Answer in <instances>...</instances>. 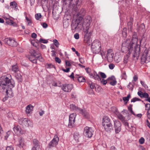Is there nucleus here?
Here are the masks:
<instances>
[{
	"instance_id": "obj_4",
	"label": "nucleus",
	"mask_w": 150,
	"mask_h": 150,
	"mask_svg": "<svg viewBox=\"0 0 150 150\" xmlns=\"http://www.w3.org/2000/svg\"><path fill=\"white\" fill-rule=\"evenodd\" d=\"M102 125L107 132H111L113 130V127L110 119L107 116H105L103 118Z\"/></svg>"
},
{
	"instance_id": "obj_34",
	"label": "nucleus",
	"mask_w": 150,
	"mask_h": 150,
	"mask_svg": "<svg viewBox=\"0 0 150 150\" xmlns=\"http://www.w3.org/2000/svg\"><path fill=\"white\" fill-rule=\"evenodd\" d=\"M52 85L55 86H61V83L60 81H58L57 82H54L52 83Z\"/></svg>"
},
{
	"instance_id": "obj_45",
	"label": "nucleus",
	"mask_w": 150,
	"mask_h": 150,
	"mask_svg": "<svg viewBox=\"0 0 150 150\" xmlns=\"http://www.w3.org/2000/svg\"><path fill=\"white\" fill-rule=\"evenodd\" d=\"M78 80L79 82H82L84 81L85 79L83 76H79L78 78Z\"/></svg>"
},
{
	"instance_id": "obj_14",
	"label": "nucleus",
	"mask_w": 150,
	"mask_h": 150,
	"mask_svg": "<svg viewBox=\"0 0 150 150\" xmlns=\"http://www.w3.org/2000/svg\"><path fill=\"white\" fill-rule=\"evenodd\" d=\"M114 128L116 133L118 134L121 131V124L120 122L117 120L114 121Z\"/></svg>"
},
{
	"instance_id": "obj_23",
	"label": "nucleus",
	"mask_w": 150,
	"mask_h": 150,
	"mask_svg": "<svg viewBox=\"0 0 150 150\" xmlns=\"http://www.w3.org/2000/svg\"><path fill=\"white\" fill-rule=\"evenodd\" d=\"M137 94L141 98H147L149 96V94L146 92L143 93L141 91H139L137 93Z\"/></svg>"
},
{
	"instance_id": "obj_48",
	"label": "nucleus",
	"mask_w": 150,
	"mask_h": 150,
	"mask_svg": "<svg viewBox=\"0 0 150 150\" xmlns=\"http://www.w3.org/2000/svg\"><path fill=\"white\" fill-rule=\"evenodd\" d=\"M145 140L143 137H142L139 140V142L140 144H143Z\"/></svg>"
},
{
	"instance_id": "obj_19",
	"label": "nucleus",
	"mask_w": 150,
	"mask_h": 150,
	"mask_svg": "<svg viewBox=\"0 0 150 150\" xmlns=\"http://www.w3.org/2000/svg\"><path fill=\"white\" fill-rule=\"evenodd\" d=\"M79 112L82 114L86 118L88 119L90 117V115L88 112L85 109L82 110L81 109Z\"/></svg>"
},
{
	"instance_id": "obj_9",
	"label": "nucleus",
	"mask_w": 150,
	"mask_h": 150,
	"mask_svg": "<svg viewBox=\"0 0 150 150\" xmlns=\"http://www.w3.org/2000/svg\"><path fill=\"white\" fill-rule=\"evenodd\" d=\"M76 113H73L71 114L69 118V123L68 126L69 128H71L74 126L75 122V119L76 116Z\"/></svg>"
},
{
	"instance_id": "obj_41",
	"label": "nucleus",
	"mask_w": 150,
	"mask_h": 150,
	"mask_svg": "<svg viewBox=\"0 0 150 150\" xmlns=\"http://www.w3.org/2000/svg\"><path fill=\"white\" fill-rule=\"evenodd\" d=\"M47 68H55V67L53 65L51 64H47L46 65Z\"/></svg>"
},
{
	"instance_id": "obj_61",
	"label": "nucleus",
	"mask_w": 150,
	"mask_h": 150,
	"mask_svg": "<svg viewBox=\"0 0 150 150\" xmlns=\"http://www.w3.org/2000/svg\"><path fill=\"white\" fill-rule=\"evenodd\" d=\"M51 52H52L51 54L52 56L53 57L56 56V52L55 51L52 50Z\"/></svg>"
},
{
	"instance_id": "obj_36",
	"label": "nucleus",
	"mask_w": 150,
	"mask_h": 150,
	"mask_svg": "<svg viewBox=\"0 0 150 150\" xmlns=\"http://www.w3.org/2000/svg\"><path fill=\"white\" fill-rule=\"evenodd\" d=\"M6 23L9 25H12L14 23L12 20L9 18L6 21Z\"/></svg>"
},
{
	"instance_id": "obj_58",
	"label": "nucleus",
	"mask_w": 150,
	"mask_h": 150,
	"mask_svg": "<svg viewBox=\"0 0 150 150\" xmlns=\"http://www.w3.org/2000/svg\"><path fill=\"white\" fill-rule=\"evenodd\" d=\"M6 150H13V147L10 146L7 147Z\"/></svg>"
},
{
	"instance_id": "obj_54",
	"label": "nucleus",
	"mask_w": 150,
	"mask_h": 150,
	"mask_svg": "<svg viewBox=\"0 0 150 150\" xmlns=\"http://www.w3.org/2000/svg\"><path fill=\"white\" fill-rule=\"evenodd\" d=\"M55 60L56 62L58 63H61V60L58 57H56L55 58Z\"/></svg>"
},
{
	"instance_id": "obj_33",
	"label": "nucleus",
	"mask_w": 150,
	"mask_h": 150,
	"mask_svg": "<svg viewBox=\"0 0 150 150\" xmlns=\"http://www.w3.org/2000/svg\"><path fill=\"white\" fill-rule=\"evenodd\" d=\"M12 70L15 72H16L19 71L17 65L12 66Z\"/></svg>"
},
{
	"instance_id": "obj_3",
	"label": "nucleus",
	"mask_w": 150,
	"mask_h": 150,
	"mask_svg": "<svg viewBox=\"0 0 150 150\" xmlns=\"http://www.w3.org/2000/svg\"><path fill=\"white\" fill-rule=\"evenodd\" d=\"M92 21L91 17L87 16L83 18L82 22V26L84 33V40L85 42L87 43L90 42V39L92 33L90 27Z\"/></svg>"
},
{
	"instance_id": "obj_38",
	"label": "nucleus",
	"mask_w": 150,
	"mask_h": 150,
	"mask_svg": "<svg viewBox=\"0 0 150 150\" xmlns=\"http://www.w3.org/2000/svg\"><path fill=\"white\" fill-rule=\"evenodd\" d=\"M118 118L122 121H125V117H124L121 114H119L118 115Z\"/></svg>"
},
{
	"instance_id": "obj_26",
	"label": "nucleus",
	"mask_w": 150,
	"mask_h": 150,
	"mask_svg": "<svg viewBox=\"0 0 150 150\" xmlns=\"http://www.w3.org/2000/svg\"><path fill=\"white\" fill-rule=\"evenodd\" d=\"M108 79L111 80H113L110 82V84L111 85L114 86L116 85L117 83V81L115 79V77L114 76H112L111 77H109L108 78Z\"/></svg>"
},
{
	"instance_id": "obj_40",
	"label": "nucleus",
	"mask_w": 150,
	"mask_h": 150,
	"mask_svg": "<svg viewBox=\"0 0 150 150\" xmlns=\"http://www.w3.org/2000/svg\"><path fill=\"white\" fill-rule=\"evenodd\" d=\"M141 101V99L135 97L134 98H133L131 100V102H135L136 101Z\"/></svg>"
},
{
	"instance_id": "obj_20",
	"label": "nucleus",
	"mask_w": 150,
	"mask_h": 150,
	"mask_svg": "<svg viewBox=\"0 0 150 150\" xmlns=\"http://www.w3.org/2000/svg\"><path fill=\"white\" fill-rule=\"evenodd\" d=\"M13 129L15 132L17 134H23V132L21 131V129L20 127L18 125L15 126L13 128Z\"/></svg>"
},
{
	"instance_id": "obj_52",
	"label": "nucleus",
	"mask_w": 150,
	"mask_h": 150,
	"mask_svg": "<svg viewBox=\"0 0 150 150\" xmlns=\"http://www.w3.org/2000/svg\"><path fill=\"white\" fill-rule=\"evenodd\" d=\"M115 67V65L112 63H110L109 65V67L110 69H113Z\"/></svg>"
},
{
	"instance_id": "obj_29",
	"label": "nucleus",
	"mask_w": 150,
	"mask_h": 150,
	"mask_svg": "<svg viewBox=\"0 0 150 150\" xmlns=\"http://www.w3.org/2000/svg\"><path fill=\"white\" fill-rule=\"evenodd\" d=\"M34 146L33 147H35L36 149V148L39 145V142L36 139H34L33 140Z\"/></svg>"
},
{
	"instance_id": "obj_49",
	"label": "nucleus",
	"mask_w": 150,
	"mask_h": 150,
	"mask_svg": "<svg viewBox=\"0 0 150 150\" xmlns=\"http://www.w3.org/2000/svg\"><path fill=\"white\" fill-rule=\"evenodd\" d=\"M140 83L142 85L144 86L145 88H148V86L145 84V82L142 81H140Z\"/></svg>"
},
{
	"instance_id": "obj_7",
	"label": "nucleus",
	"mask_w": 150,
	"mask_h": 150,
	"mask_svg": "<svg viewBox=\"0 0 150 150\" xmlns=\"http://www.w3.org/2000/svg\"><path fill=\"white\" fill-rule=\"evenodd\" d=\"M94 131L91 127L86 126L84 129V134L86 137L91 138L93 134Z\"/></svg>"
},
{
	"instance_id": "obj_43",
	"label": "nucleus",
	"mask_w": 150,
	"mask_h": 150,
	"mask_svg": "<svg viewBox=\"0 0 150 150\" xmlns=\"http://www.w3.org/2000/svg\"><path fill=\"white\" fill-rule=\"evenodd\" d=\"M121 77L122 79H126L127 78V76L126 75L125 72H123L121 74Z\"/></svg>"
},
{
	"instance_id": "obj_56",
	"label": "nucleus",
	"mask_w": 150,
	"mask_h": 150,
	"mask_svg": "<svg viewBox=\"0 0 150 150\" xmlns=\"http://www.w3.org/2000/svg\"><path fill=\"white\" fill-rule=\"evenodd\" d=\"M74 38L76 39L79 38V35L78 33H75L74 35Z\"/></svg>"
},
{
	"instance_id": "obj_39",
	"label": "nucleus",
	"mask_w": 150,
	"mask_h": 150,
	"mask_svg": "<svg viewBox=\"0 0 150 150\" xmlns=\"http://www.w3.org/2000/svg\"><path fill=\"white\" fill-rule=\"evenodd\" d=\"M99 74H100L101 77L103 79H105L106 78V76L104 73L99 72Z\"/></svg>"
},
{
	"instance_id": "obj_55",
	"label": "nucleus",
	"mask_w": 150,
	"mask_h": 150,
	"mask_svg": "<svg viewBox=\"0 0 150 150\" xmlns=\"http://www.w3.org/2000/svg\"><path fill=\"white\" fill-rule=\"evenodd\" d=\"M41 25L43 27L45 28H46L48 27V25L47 24L45 23H41Z\"/></svg>"
},
{
	"instance_id": "obj_11",
	"label": "nucleus",
	"mask_w": 150,
	"mask_h": 150,
	"mask_svg": "<svg viewBox=\"0 0 150 150\" xmlns=\"http://www.w3.org/2000/svg\"><path fill=\"white\" fill-rule=\"evenodd\" d=\"M30 53L31 55L36 56L37 55L38 56L36 57L37 59L41 62H42L44 61L41 54L39 52H36L35 50L33 49H31L30 50Z\"/></svg>"
},
{
	"instance_id": "obj_13",
	"label": "nucleus",
	"mask_w": 150,
	"mask_h": 150,
	"mask_svg": "<svg viewBox=\"0 0 150 150\" xmlns=\"http://www.w3.org/2000/svg\"><path fill=\"white\" fill-rule=\"evenodd\" d=\"M73 87V85L72 84H64L62 85V88L64 92H70Z\"/></svg>"
},
{
	"instance_id": "obj_10",
	"label": "nucleus",
	"mask_w": 150,
	"mask_h": 150,
	"mask_svg": "<svg viewBox=\"0 0 150 150\" xmlns=\"http://www.w3.org/2000/svg\"><path fill=\"white\" fill-rule=\"evenodd\" d=\"M4 41L8 45L12 47H15L17 45V42L14 39L10 38H5Z\"/></svg>"
},
{
	"instance_id": "obj_42",
	"label": "nucleus",
	"mask_w": 150,
	"mask_h": 150,
	"mask_svg": "<svg viewBox=\"0 0 150 150\" xmlns=\"http://www.w3.org/2000/svg\"><path fill=\"white\" fill-rule=\"evenodd\" d=\"M89 86L91 88L92 90L94 89V88L95 87V86L94 85V84L93 83L91 82H90L89 83Z\"/></svg>"
},
{
	"instance_id": "obj_12",
	"label": "nucleus",
	"mask_w": 150,
	"mask_h": 150,
	"mask_svg": "<svg viewBox=\"0 0 150 150\" xmlns=\"http://www.w3.org/2000/svg\"><path fill=\"white\" fill-rule=\"evenodd\" d=\"M18 122L23 127H27L29 126L30 122L29 120H28L27 118H21L19 120Z\"/></svg>"
},
{
	"instance_id": "obj_16",
	"label": "nucleus",
	"mask_w": 150,
	"mask_h": 150,
	"mask_svg": "<svg viewBox=\"0 0 150 150\" xmlns=\"http://www.w3.org/2000/svg\"><path fill=\"white\" fill-rule=\"evenodd\" d=\"M89 75L91 78L94 79L96 80L100 81L101 79V77L96 71H94L92 73H90Z\"/></svg>"
},
{
	"instance_id": "obj_35",
	"label": "nucleus",
	"mask_w": 150,
	"mask_h": 150,
	"mask_svg": "<svg viewBox=\"0 0 150 150\" xmlns=\"http://www.w3.org/2000/svg\"><path fill=\"white\" fill-rule=\"evenodd\" d=\"M123 37H126L127 36V29L126 28H124L122 32Z\"/></svg>"
},
{
	"instance_id": "obj_6",
	"label": "nucleus",
	"mask_w": 150,
	"mask_h": 150,
	"mask_svg": "<svg viewBox=\"0 0 150 150\" xmlns=\"http://www.w3.org/2000/svg\"><path fill=\"white\" fill-rule=\"evenodd\" d=\"M150 61V47L148 50H145L141 58V63L144 64Z\"/></svg>"
},
{
	"instance_id": "obj_47",
	"label": "nucleus",
	"mask_w": 150,
	"mask_h": 150,
	"mask_svg": "<svg viewBox=\"0 0 150 150\" xmlns=\"http://www.w3.org/2000/svg\"><path fill=\"white\" fill-rule=\"evenodd\" d=\"M25 18L28 23V25H30L32 23V21L31 20L28 18L27 17H25Z\"/></svg>"
},
{
	"instance_id": "obj_27",
	"label": "nucleus",
	"mask_w": 150,
	"mask_h": 150,
	"mask_svg": "<svg viewBox=\"0 0 150 150\" xmlns=\"http://www.w3.org/2000/svg\"><path fill=\"white\" fill-rule=\"evenodd\" d=\"M80 137V135L79 133L77 132H75L74 134V139L76 142H79V139Z\"/></svg>"
},
{
	"instance_id": "obj_24",
	"label": "nucleus",
	"mask_w": 150,
	"mask_h": 150,
	"mask_svg": "<svg viewBox=\"0 0 150 150\" xmlns=\"http://www.w3.org/2000/svg\"><path fill=\"white\" fill-rule=\"evenodd\" d=\"M70 107L71 109L79 112L81 109L74 104H70Z\"/></svg>"
},
{
	"instance_id": "obj_21",
	"label": "nucleus",
	"mask_w": 150,
	"mask_h": 150,
	"mask_svg": "<svg viewBox=\"0 0 150 150\" xmlns=\"http://www.w3.org/2000/svg\"><path fill=\"white\" fill-rule=\"evenodd\" d=\"M33 108V106L31 104L28 105L25 108L26 113L30 114L32 113Z\"/></svg>"
},
{
	"instance_id": "obj_31",
	"label": "nucleus",
	"mask_w": 150,
	"mask_h": 150,
	"mask_svg": "<svg viewBox=\"0 0 150 150\" xmlns=\"http://www.w3.org/2000/svg\"><path fill=\"white\" fill-rule=\"evenodd\" d=\"M85 10L83 8H81L80 11L77 14V15L78 16H79L80 15L83 16L85 14Z\"/></svg>"
},
{
	"instance_id": "obj_46",
	"label": "nucleus",
	"mask_w": 150,
	"mask_h": 150,
	"mask_svg": "<svg viewBox=\"0 0 150 150\" xmlns=\"http://www.w3.org/2000/svg\"><path fill=\"white\" fill-rule=\"evenodd\" d=\"M35 18L37 20H38L41 17V15L40 13H37L35 15Z\"/></svg>"
},
{
	"instance_id": "obj_57",
	"label": "nucleus",
	"mask_w": 150,
	"mask_h": 150,
	"mask_svg": "<svg viewBox=\"0 0 150 150\" xmlns=\"http://www.w3.org/2000/svg\"><path fill=\"white\" fill-rule=\"evenodd\" d=\"M79 60L80 62L82 64H83L84 62V59L82 58H79Z\"/></svg>"
},
{
	"instance_id": "obj_15",
	"label": "nucleus",
	"mask_w": 150,
	"mask_h": 150,
	"mask_svg": "<svg viewBox=\"0 0 150 150\" xmlns=\"http://www.w3.org/2000/svg\"><path fill=\"white\" fill-rule=\"evenodd\" d=\"M114 54L112 50L109 49L107 51V57L108 61L109 62H111L113 59Z\"/></svg>"
},
{
	"instance_id": "obj_1",
	"label": "nucleus",
	"mask_w": 150,
	"mask_h": 150,
	"mask_svg": "<svg viewBox=\"0 0 150 150\" xmlns=\"http://www.w3.org/2000/svg\"><path fill=\"white\" fill-rule=\"evenodd\" d=\"M138 37L136 33L133 34L132 38L127 39L122 44L121 51L124 53H128L127 56L125 57L124 62L127 63L128 57L129 55L132 54L133 57L137 59L139 54L140 45L137 44Z\"/></svg>"
},
{
	"instance_id": "obj_32",
	"label": "nucleus",
	"mask_w": 150,
	"mask_h": 150,
	"mask_svg": "<svg viewBox=\"0 0 150 150\" xmlns=\"http://www.w3.org/2000/svg\"><path fill=\"white\" fill-rule=\"evenodd\" d=\"M130 97V95L129 94L127 97H125L123 98V100L125 102V104H126L129 101V98Z\"/></svg>"
},
{
	"instance_id": "obj_59",
	"label": "nucleus",
	"mask_w": 150,
	"mask_h": 150,
	"mask_svg": "<svg viewBox=\"0 0 150 150\" xmlns=\"http://www.w3.org/2000/svg\"><path fill=\"white\" fill-rule=\"evenodd\" d=\"M37 36V34L35 33H33L31 34V37L33 38H35Z\"/></svg>"
},
{
	"instance_id": "obj_62",
	"label": "nucleus",
	"mask_w": 150,
	"mask_h": 150,
	"mask_svg": "<svg viewBox=\"0 0 150 150\" xmlns=\"http://www.w3.org/2000/svg\"><path fill=\"white\" fill-rule=\"evenodd\" d=\"M138 77L136 75H135L133 78V80L134 81H136L138 79Z\"/></svg>"
},
{
	"instance_id": "obj_22",
	"label": "nucleus",
	"mask_w": 150,
	"mask_h": 150,
	"mask_svg": "<svg viewBox=\"0 0 150 150\" xmlns=\"http://www.w3.org/2000/svg\"><path fill=\"white\" fill-rule=\"evenodd\" d=\"M145 110H147V115L148 118L150 119V104L147 103L145 105Z\"/></svg>"
},
{
	"instance_id": "obj_51",
	"label": "nucleus",
	"mask_w": 150,
	"mask_h": 150,
	"mask_svg": "<svg viewBox=\"0 0 150 150\" xmlns=\"http://www.w3.org/2000/svg\"><path fill=\"white\" fill-rule=\"evenodd\" d=\"M39 41L40 42L44 43H47L48 42V41L47 40L43 39L42 38H40L39 40Z\"/></svg>"
},
{
	"instance_id": "obj_18",
	"label": "nucleus",
	"mask_w": 150,
	"mask_h": 150,
	"mask_svg": "<svg viewBox=\"0 0 150 150\" xmlns=\"http://www.w3.org/2000/svg\"><path fill=\"white\" fill-rule=\"evenodd\" d=\"M81 1H77L76 2L75 4H74L72 5L73 10L76 12L78 11V9L80 8L79 7V5L81 3Z\"/></svg>"
},
{
	"instance_id": "obj_60",
	"label": "nucleus",
	"mask_w": 150,
	"mask_h": 150,
	"mask_svg": "<svg viewBox=\"0 0 150 150\" xmlns=\"http://www.w3.org/2000/svg\"><path fill=\"white\" fill-rule=\"evenodd\" d=\"M117 56H115L114 58V59L116 62L118 63L120 61V59L119 58L118 59H117Z\"/></svg>"
},
{
	"instance_id": "obj_50",
	"label": "nucleus",
	"mask_w": 150,
	"mask_h": 150,
	"mask_svg": "<svg viewBox=\"0 0 150 150\" xmlns=\"http://www.w3.org/2000/svg\"><path fill=\"white\" fill-rule=\"evenodd\" d=\"M100 82L101 83L103 84V85H105L107 83V81L106 80H105L104 79H102L101 80V79L100 80Z\"/></svg>"
},
{
	"instance_id": "obj_28",
	"label": "nucleus",
	"mask_w": 150,
	"mask_h": 150,
	"mask_svg": "<svg viewBox=\"0 0 150 150\" xmlns=\"http://www.w3.org/2000/svg\"><path fill=\"white\" fill-rule=\"evenodd\" d=\"M17 3L15 1H14L10 3V6L12 8H14L15 9H17L18 8L17 7Z\"/></svg>"
},
{
	"instance_id": "obj_44",
	"label": "nucleus",
	"mask_w": 150,
	"mask_h": 150,
	"mask_svg": "<svg viewBox=\"0 0 150 150\" xmlns=\"http://www.w3.org/2000/svg\"><path fill=\"white\" fill-rule=\"evenodd\" d=\"M53 42L54 43V44L57 47H58L59 45V42H58L57 40L56 39H55L53 40Z\"/></svg>"
},
{
	"instance_id": "obj_5",
	"label": "nucleus",
	"mask_w": 150,
	"mask_h": 150,
	"mask_svg": "<svg viewBox=\"0 0 150 150\" xmlns=\"http://www.w3.org/2000/svg\"><path fill=\"white\" fill-rule=\"evenodd\" d=\"M91 48L92 50L95 53H98L101 50V43L100 41L97 40H96L93 42Z\"/></svg>"
},
{
	"instance_id": "obj_63",
	"label": "nucleus",
	"mask_w": 150,
	"mask_h": 150,
	"mask_svg": "<svg viewBox=\"0 0 150 150\" xmlns=\"http://www.w3.org/2000/svg\"><path fill=\"white\" fill-rule=\"evenodd\" d=\"M34 42H35L34 41H31V42L32 44L33 45V46H34L35 47H36L37 44L36 43H35Z\"/></svg>"
},
{
	"instance_id": "obj_17",
	"label": "nucleus",
	"mask_w": 150,
	"mask_h": 150,
	"mask_svg": "<svg viewBox=\"0 0 150 150\" xmlns=\"http://www.w3.org/2000/svg\"><path fill=\"white\" fill-rule=\"evenodd\" d=\"M79 24V22H78L77 20L74 22H72L71 24L72 30L75 31L76 30L80 28Z\"/></svg>"
},
{
	"instance_id": "obj_30",
	"label": "nucleus",
	"mask_w": 150,
	"mask_h": 150,
	"mask_svg": "<svg viewBox=\"0 0 150 150\" xmlns=\"http://www.w3.org/2000/svg\"><path fill=\"white\" fill-rule=\"evenodd\" d=\"M19 145L20 147H23L25 144L24 142V139L22 137L20 138V139L19 140Z\"/></svg>"
},
{
	"instance_id": "obj_53",
	"label": "nucleus",
	"mask_w": 150,
	"mask_h": 150,
	"mask_svg": "<svg viewBox=\"0 0 150 150\" xmlns=\"http://www.w3.org/2000/svg\"><path fill=\"white\" fill-rule=\"evenodd\" d=\"M63 25L64 28H67L69 25V23L66 21L63 22Z\"/></svg>"
},
{
	"instance_id": "obj_8",
	"label": "nucleus",
	"mask_w": 150,
	"mask_h": 150,
	"mask_svg": "<svg viewBox=\"0 0 150 150\" xmlns=\"http://www.w3.org/2000/svg\"><path fill=\"white\" fill-rule=\"evenodd\" d=\"M59 140V137L57 135H55L53 138L49 143L48 148H51L53 147H55L58 144Z\"/></svg>"
},
{
	"instance_id": "obj_25",
	"label": "nucleus",
	"mask_w": 150,
	"mask_h": 150,
	"mask_svg": "<svg viewBox=\"0 0 150 150\" xmlns=\"http://www.w3.org/2000/svg\"><path fill=\"white\" fill-rule=\"evenodd\" d=\"M36 56L31 55L29 57V60L32 62L36 64L37 63V60L38 59Z\"/></svg>"
},
{
	"instance_id": "obj_2",
	"label": "nucleus",
	"mask_w": 150,
	"mask_h": 150,
	"mask_svg": "<svg viewBox=\"0 0 150 150\" xmlns=\"http://www.w3.org/2000/svg\"><path fill=\"white\" fill-rule=\"evenodd\" d=\"M15 85L14 82L12 79L11 75L8 74L0 78V86L8 96L11 97L13 95L12 88Z\"/></svg>"
},
{
	"instance_id": "obj_37",
	"label": "nucleus",
	"mask_w": 150,
	"mask_h": 150,
	"mask_svg": "<svg viewBox=\"0 0 150 150\" xmlns=\"http://www.w3.org/2000/svg\"><path fill=\"white\" fill-rule=\"evenodd\" d=\"M16 78L19 80L20 81L21 80L22 76L20 74H16L15 75Z\"/></svg>"
},
{
	"instance_id": "obj_64",
	"label": "nucleus",
	"mask_w": 150,
	"mask_h": 150,
	"mask_svg": "<svg viewBox=\"0 0 150 150\" xmlns=\"http://www.w3.org/2000/svg\"><path fill=\"white\" fill-rule=\"evenodd\" d=\"M70 69L69 68H67L66 69H63V71L65 72H68L69 71Z\"/></svg>"
}]
</instances>
